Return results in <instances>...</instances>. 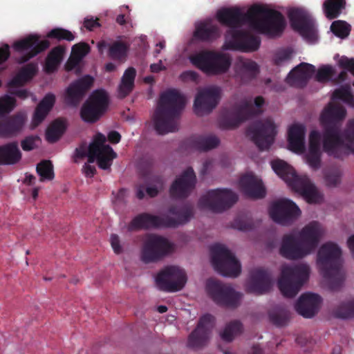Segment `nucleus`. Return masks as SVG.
I'll return each mask as SVG.
<instances>
[{"label": "nucleus", "instance_id": "14", "mask_svg": "<svg viewBox=\"0 0 354 354\" xmlns=\"http://www.w3.org/2000/svg\"><path fill=\"white\" fill-rule=\"evenodd\" d=\"M288 17L292 28L305 39L311 42L317 39L315 21L307 11L299 8H291Z\"/></svg>", "mask_w": 354, "mask_h": 354}, {"label": "nucleus", "instance_id": "55", "mask_svg": "<svg viewBox=\"0 0 354 354\" xmlns=\"http://www.w3.org/2000/svg\"><path fill=\"white\" fill-rule=\"evenodd\" d=\"M15 104L16 100L12 97L6 95L0 97V119L4 115L11 112L15 108Z\"/></svg>", "mask_w": 354, "mask_h": 354}, {"label": "nucleus", "instance_id": "44", "mask_svg": "<svg viewBox=\"0 0 354 354\" xmlns=\"http://www.w3.org/2000/svg\"><path fill=\"white\" fill-rule=\"evenodd\" d=\"M112 204L113 209L118 214L124 213L127 209L130 198V192L127 189L121 188L116 192H112Z\"/></svg>", "mask_w": 354, "mask_h": 354}, {"label": "nucleus", "instance_id": "61", "mask_svg": "<svg viewBox=\"0 0 354 354\" xmlns=\"http://www.w3.org/2000/svg\"><path fill=\"white\" fill-rule=\"evenodd\" d=\"M110 243L113 252L116 254L124 253L128 250V245L125 243H121L119 236L115 234H112L111 235Z\"/></svg>", "mask_w": 354, "mask_h": 354}, {"label": "nucleus", "instance_id": "9", "mask_svg": "<svg viewBox=\"0 0 354 354\" xmlns=\"http://www.w3.org/2000/svg\"><path fill=\"white\" fill-rule=\"evenodd\" d=\"M238 201V196L228 189H212L202 196L198 207L213 212L220 213L230 208Z\"/></svg>", "mask_w": 354, "mask_h": 354}, {"label": "nucleus", "instance_id": "41", "mask_svg": "<svg viewBox=\"0 0 354 354\" xmlns=\"http://www.w3.org/2000/svg\"><path fill=\"white\" fill-rule=\"evenodd\" d=\"M190 145L196 149L201 151L212 150L220 144L219 138L215 135L194 136L189 140Z\"/></svg>", "mask_w": 354, "mask_h": 354}, {"label": "nucleus", "instance_id": "8", "mask_svg": "<svg viewBox=\"0 0 354 354\" xmlns=\"http://www.w3.org/2000/svg\"><path fill=\"white\" fill-rule=\"evenodd\" d=\"M257 113L252 101L243 100L230 109L223 110L218 120L219 126L223 129H233Z\"/></svg>", "mask_w": 354, "mask_h": 354}, {"label": "nucleus", "instance_id": "39", "mask_svg": "<svg viewBox=\"0 0 354 354\" xmlns=\"http://www.w3.org/2000/svg\"><path fill=\"white\" fill-rule=\"evenodd\" d=\"M271 166L274 171L283 179L290 187L296 182L298 176L294 169L282 160H274L271 162Z\"/></svg>", "mask_w": 354, "mask_h": 354}, {"label": "nucleus", "instance_id": "64", "mask_svg": "<svg viewBox=\"0 0 354 354\" xmlns=\"http://www.w3.org/2000/svg\"><path fill=\"white\" fill-rule=\"evenodd\" d=\"M337 64L340 68L350 72L354 76V58L342 56L339 59Z\"/></svg>", "mask_w": 354, "mask_h": 354}, {"label": "nucleus", "instance_id": "34", "mask_svg": "<svg viewBox=\"0 0 354 354\" xmlns=\"http://www.w3.org/2000/svg\"><path fill=\"white\" fill-rule=\"evenodd\" d=\"M26 122V117L17 113L6 120L0 121V136L12 137L19 133Z\"/></svg>", "mask_w": 354, "mask_h": 354}, {"label": "nucleus", "instance_id": "12", "mask_svg": "<svg viewBox=\"0 0 354 354\" xmlns=\"http://www.w3.org/2000/svg\"><path fill=\"white\" fill-rule=\"evenodd\" d=\"M106 137L97 133L88 147V163L92 164L95 160L98 167L104 170L109 169L113 159L117 157L116 153L109 145H105Z\"/></svg>", "mask_w": 354, "mask_h": 354}, {"label": "nucleus", "instance_id": "19", "mask_svg": "<svg viewBox=\"0 0 354 354\" xmlns=\"http://www.w3.org/2000/svg\"><path fill=\"white\" fill-rule=\"evenodd\" d=\"M214 326V317L210 314L203 315L198 320L196 328L189 334L187 346L198 349L205 346Z\"/></svg>", "mask_w": 354, "mask_h": 354}, {"label": "nucleus", "instance_id": "26", "mask_svg": "<svg viewBox=\"0 0 354 354\" xmlns=\"http://www.w3.org/2000/svg\"><path fill=\"white\" fill-rule=\"evenodd\" d=\"M271 287V276L268 270L257 268L250 272V279L246 285L247 292L261 295L268 292Z\"/></svg>", "mask_w": 354, "mask_h": 354}, {"label": "nucleus", "instance_id": "5", "mask_svg": "<svg viewBox=\"0 0 354 354\" xmlns=\"http://www.w3.org/2000/svg\"><path fill=\"white\" fill-rule=\"evenodd\" d=\"M189 59L197 68L212 75L225 73L232 64V58L228 54L208 50L192 55Z\"/></svg>", "mask_w": 354, "mask_h": 354}, {"label": "nucleus", "instance_id": "45", "mask_svg": "<svg viewBox=\"0 0 354 354\" xmlns=\"http://www.w3.org/2000/svg\"><path fill=\"white\" fill-rule=\"evenodd\" d=\"M345 8V0H326L323 3L324 15L330 20L337 18Z\"/></svg>", "mask_w": 354, "mask_h": 354}, {"label": "nucleus", "instance_id": "24", "mask_svg": "<svg viewBox=\"0 0 354 354\" xmlns=\"http://www.w3.org/2000/svg\"><path fill=\"white\" fill-rule=\"evenodd\" d=\"M152 166L153 160L150 158L142 160L138 165L140 175L151 184L146 188V193L151 198L156 196L164 185V180L162 176L152 174Z\"/></svg>", "mask_w": 354, "mask_h": 354}, {"label": "nucleus", "instance_id": "7", "mask_svg": "<svg viewBox=\"0 0 354 354\" xmlns=\"http://www.w3.org/2000/svg\"><path fill=\"white\" fill-rule=\"evenodd\" d=\"M212 263L224 277H236L241 273V264L224 245L216 243L210 247Z\"/></svg>", "mask_w": 354, "mask_h": 354}, {"label": "nucleus", "instance_id": "29", "mask_svg": "<svg viewBox=\"0 0 354 354\" xmlns=\"http://www.w3.org/2000/svg\"><path fill=\"white\" fill-rule=\"evenodd\" d=\"M291 188L296 192L299 193L308 203L316 204L322 201V194L306 176H300L299 178H297Z\"/></svg>", "mask_w": 354, "mask_h": 354}, {"label": "nucleus", "instance_id": "57", "mask_svg": "<svg viewBox=\"0 0 354 354\" xmlns=\"http://www.w3.org/2000/svg\"><path fill=\"white\" fill-rule=\"evenodd\" d=\"M321 149H310L306 156V162L313 169H317L321 166Z\"/></svg>", "mask_w": 354, "mask_h": 354}, {"label": "nucleus", "instance_id": "13", "mask_svg": "<svg viewBox=\"0 0 354 354\" xmlns=\"http://www.w3.org/2000/svg\"><path fill=\"white\" fill-rule=\"evenodd\" d=\"M277 134L276 127L270 120L257 121L246 130V136L257 145L260 151L268 149Z\"/></svg>", "mask_w": 354, "mask_h": 354}, {"label": "nucleus", "instance_id": "52", "mask_svg": "<svg viewBox=\"0 0 354 354\" xmlns=\"http://www.w3.org/2000/svg\"><path fill=\"white\" fill-rule=\"evenodd\" d=\"M36 171L40 176V181L51 180L54 178L53 165L50 160H41L37 164Z\"/></svg>", "mask_w": 354, "mask_h": 354}, {"label": "nucleus", "instance_id": "3", "mask_svg": "<svg viewBox=\"0 0 354 354\" xmlns=\"http://www.w3.org/2000/svg\"><path fill=\"white\" fill-rule=\"evenodd\" d=\"M341 256V248L332 242L322 245L317 252V265L332 290L339 289L345 279Z\"/></svg>", "mask_w": 354, "mask_h": 354}, {"label": "nucleus", "instance_id": "18", "mask_svg": "<svg viewBox=\"0 0 354 354\" xmlns=\"http://www.w3.org/2000/svg\"><path fill=\"white\" fill-rule=\"evenodd\" d=\"M269 214L274 222L288 225L300 216L301 210L293 201L283 198L272 204L269 209Z\"/></svg>", "mask_w": 354, "mask_h": 354}, {"label": "nucleus", "instance_id": "42", "mask_svg": "<svg viewBox=\"0 0 354 354\" xmlns=\"http://www.w3.org/2000/svg\"><path fill=\"white\" fill-rule=\"evenodd\" d=\"M37 72V66L35 63H29L23 66L17 74L9 82L10 87H19L30 81Z\"/></svg>", "mask_w": 354, "mask_h": 354}, {"label": "nucleus", "instance_id": "35", "mask_svg": "<svg viewBox=\"0 0 354 354\" xmlns=\"http://www.w3.org/2000/svg\"><path fill=\"white\" fill-rule=\"evenodd\" d=\"M306 128L303 124H293L288 130V140L289 149L297 153L305 151Z\"/></svg>", "mask_w": 354, "mask_h": 354}, {"label": "nucleus", "instance_id": "43", "mask_svg": "<svg viewBox=\"0 0 354 354\" xmlns=\"http://www.w3.org/2000/svg\"><path fill=\"white\" fill-rule=\"evenodd\" d=\"M65 48L59 45L53 48L48 53L44 64V70L47 73H53L57 71L63 60Z\"/></svg>", "mask_w": 354, "mask_h": 354}, {"label": "nucleus", "instance_id": "33", "mask_svg": "<svg viewBox=\"0 0 354 354\" xmlns=\"http://www.w3.org/2000/svg\"><path fill=\"white\" fill-rule=\"evenodd\" d=\"M321 235L322 229L317 221L310 222L301 230L299 240L309 254L317 248Z\"/></svg>", "mask_w": 354, "mask_h": 354}, {"label": "nucleus", "instance_id": "25", "mask_svg": "<svg viewBox=\"0 0 354 354\" xmlns=\"http://www.w3.org/2000/svg\"><path fill=\"white\" fill-rule=\"evenodd\" d=\"M279 253L283 257L291 260L302 259L309 254L301 241L292 234L283 236Z\"/></svg>", "mask_w": 354, "mask_h": 354}, {"label": "nucleus", "instance_id": "21", "mask_svg": "<svg viewBox=\"0 0 354 354\" xmlns=\"http://www.w3.org/2000/svg\"><path fill=\"white\" fill-rule=\"evenodd\" d=\"M221 97V88L211 86L203 88L196 95L194 109L196 115L209 113L218 104Z\"/></svg>", "mask_w": 354, "mask_h": 354}, {"label": "nucleus", "instance_id": "31", "mask_svg": "<svg viewBox=\"0 0 354 354\" xmlns=\"http://www.w3.org/2000/svg\"><path fill=\"white\" fill-rule=\"evenodd\" d=\"M315 71V67L306 62H301L295 67L288 75V84L298 87H304Z\"/></svg>", "mask_w": 354, "mask_h": 354}, {"label": "nucleus", "instance_id": "48", "mask_svg": "<svg viewBox=\"0 0 354 354\" xmlns=\"http://www.w3.org/2000/svg\"><path fill=\"white\" fill-rule=\"evenodd\" d=\"M133 89V66L129 67L124 72L118 86V97L123 99Z\"/></svg>", "mask_w": 354, "mask_h": 354}, {"label": "nucleus", "instance_id": "40", "mask_svg": "<svg viewBox=\"0 0 354 354\" xmlns=\"http://www.w3.org/2000/svg\"><path fill=\"white\" fill-rule=\"evenodd\" d=\"M55 102V97L53 94L48 93L37 104L32 118V122L35 126L41 123L48 113L52 109Z\"/></svg>", "mask_w": 354, "mask_h": 354}, {"label": "nucleus", "instance_id": "49", "mask_svg": "<svg viewBox=\"0 0 354 354\" xmlns=\"http://www.w3.org/2000/svg\"><path fill=\"white\" fill-rule=\"evenodd\" d=\"M128 46L120 41H114L109 46L108 56L113 60H124L127 57Z\"/></svg>", "mask_w": 354, "mask_h": 354}, {"label": "nucleus", "instance_id": "60", "mask_svg": "<svg viewBox=\"0 0 354 354\" xmlns=\"http://www.w3.org/2000/svg\"><path fill=\"white\" fill-rule=\"evenodd\" d=\"M232 227L241 231H249L253 228L252 221L245 216H238L233 221Z\"/></svg>", "mask_w": 354, "mask_h": 354}, {"label": "nucleus", "instance_id": "37", "mask_svg": "<svg viewBox=\"0 0 354 354\" xmlns=\"http://www.w3.org/2000/svg\"><path fill=\"white\" fill-rule=\"evenodd\" d=\"M165 216H156L144 213L134 216V230L136 228H162L166 227Z\"/></svg>", "mask_w": 354, "mask_h": 354}, {"label": "nucleus", "instance_id": "23", "mask_svg": "<svg viewBox=\"0 0 354 354\" xmlns=\"http://www.w3.org/2000/svg\"><path fill=\"white\" fill-rule=\"evenodd\" d=\"M93 82V77L86 75L71 83L66 91V103L72 106L79 105Z\"/></svg>", "mask_w": 354, "mask_h": 354}, {"label": "nucleus", "instance_id": "4", "mask_svg": "<svg viewBox=\"0 0 354 354\" xmlns=\"http://www.w3.org/2000/svg\"><path fill=\"white\" fill-rule=\"evenodd\" d=\"M346 115V111L342 105L330 102L320 115V123L324 129L323 149L329 156L337 158V150L343 146L337 122L342 120Z\"/></svg>", "mask_w": 354, "mask_h": 354}, {"label": "nucleus", "instance_id": "16", "mask_svg": "<svg viewBox=\"0 0 354 354\" xmlns=\"http://www.w3.org/2000/svg\"><path fill=\"white\" fill-rule=\"evenodd\" d=\"M187 282L184 270L177 266H168L156 277L157 287L162 291L174 292L180 290Z\"/></svg>", "mask_w": 354, "mask_h": 354}, {"label": "nucleus", "instance_id": "36", "mask_svg": "<svg viewBox=\"0 0 354 354\" xmlns=\"http://www.w3.org/2000/svg\"><path fill=\"white\" fill-rule=\"evenodd\" d=\"M221 35L218 26L210 21L201 22L196 26L194 37L198 41L211 42Z\"/></svg>", "mask_w": 354, "mask_h": 354}, {"label": "nucleus", "instance_id": "11", "mask_svg": "<svg viewBox=\"0 0 354 354\" xmlns=\"http://www.w3.org/2000/svg\"><path fill=\"white\" fill-rule=\"evenodd\" d=\"M206 290L210 298L218 306L236 308L239 305L242 295L236 292L229 284L209 279L206 282Z\"/></svg>", "mask_w": 354, "mask_h": 354}, {"label": "nucleus", "instance_id": "58", "mask_svg": "<svg viewBox=\"0 0 354 354\" xmlns=\"http://www.w3.org/2000/svg\"><path fill=\"white\" fill-rule=\"evenodd\" d=\"M335 74V70L330 65H324L319 68L316 74V80L319 82H328Z\"/></svg>", "mask_w": 354, "mask_h": 354}, {"label": "nucleus", "instance_id": "30", "mask_svg": "<svg viewBox=\"0 0 354 354\" xmlns=\"http://www.w3.org/2000/svg\"><path fill=\"white\" fill-rule=\"evenodd\" d=\"M235 78L241 84L254 79L259 73L258 64L249 59L239 58L234 65Z\"/></svg>", "mask_w": 354, "mask_h": 354}, {"label": "nucleus", "instance_id": "27", "mask_svg": "<svg viewBox=\"0 0 354 354\" xmlns=\"http://www.w3.org/2000/svg\"><path fill=\"white\" fill-rule=\"evenodd\" d=\"M322 297L315 293L302 294L295 304L296 311L305 318L314 317L319 311Z\"/></svg>", "mask_w": 354, "mask_h": 354}, {"label": "nucleus", "instance_id": "50", "mask_svg": "<svg viewBox=\"0 0 354 354\" xmlns=\"http://www.w3.org/2000/svg\"><path fill=\"white\" fill-rule=\"evenodd\" d=\"M333 100H341L350 107L354 108V96L351 93L350 84H345L334 91Z\"/></svg>", "mask_w": 354, "mask_h": 354}, {"label": "nucleus", "instance_id": "10", "mask_svg": "<svg viewBox=\"0 0 354 354\" xmlns=\"http://www.w3.org/2000/svg\"><path fill=\"white\" fill-rule=\"evenodd\" d=\"M109 104V97L103 89L94 91L82 105L80 116L83 121L93 124L106 113Z\"/></svg>", "mask_w": 354, "mask_h": 354}, {"label": "nucleus", "instance_id": "1", "mask_svg": "<svg viewBox=\"0 0 354 354\" xmlns=\"http://www.w3.org/2000/svg\"><path fill=\"white\" fill-rule=\"evenodd\" d=\"M216 17L230 30H236L248 24L253 30L270 37L280 36L286 26V19L279 11L259 5L251 6L245 13L238 7L222 8L217 12Z\"/></svg>", "mask_w": 354, "mask_h": 354}, {"label": "nucleus", "instance_id": "17", "mask_svg": "<svg viewBox=\"0 0 354 354\" xmlns=\"http://www.w3.org/2000/svg\"><path fill=\"white\" fill-rule=\"evenodd\" d=\"M261 44L260 39L247 31L229 30L227 31L224 48L239 50L243 52L257 50Z\"/></svg>", "mask_w": 354, "mask_h": 354}, {"label": "nucleus", "instance_id": "22", "mask_svg": "<svg viewBox=\"0 0 354 354\" xmlns=\"http://www.w3.org/2000/svg\"><path fill=\"white\" fill-rule=\"evenodd\" d=\"M196 177L192 167H188L171 185L169 193L171 198H185L194 189Z\"/></svg>", "mask_w": 354, "mask_h": 354}, {"label": "nucleus", "instance_id": "32", "mask_svg": "<svg viewBox=\"0 0 354 354\" xmlns=\"http://www.w3.org/2000/svg\"><path fill=\"white\" fill-rule=\"evenodd\" d=\"M168 212L169 214L176 216V218L165 216L166 227H176L179 225L187 223L194 215V209L192 205L185 204L181 206H171Z\"/></svg>", "mask_w": 354, "mask_h": 354}, {"label": "nucleus", "instance_id": "54", "mask_svg": "<svg viewBox=\"0 0 354 354\" xmlns=\"http://www.w3.org/2000/svg\"><path fill=\"white\" fill-rule=\"evenodd\" d=\"M46 37L57 41L66 40L71 41L75 39V35L70 30L62 28H55L49 31Z\"/></svg>", "mask_w": 354, "mask_h": 354}, {"label": "nucleus", "instance_id": "53", "mask_svg": "<svg viewBox=\"0 0 354 354\" xmlns=\"http://www.w3.org/2000/svg\"><path fill=\"white\" fill-rule=\"evenodd\" d=\"M339 136L343 141L346 142V147L348 149L353 151V145H354V119L349 120L346 124L345 129L339 132Z\"/></svg>", "mask_w": 354, "mask_h": 354}, {"label": "nucleus", "instance_id": "51", "mask_svg": "<svg viewBox=\"0 0 354 354\" xmlns=\"http://www.w3.org/2000/svg\"><path fill=\"white\" fill-rule=\"evenodd\" d=\"M242 330L243 326L239 321H232L226 325L225 329L221 333V337L224 341L230 342L236 335L242 332Z\"/></svg>", "mask_w": 354, "mask_h": 354}, {"label": "nucleus", "instance_id": "46", "mask_svg": "<svg viewBox=\"0 0 354 354\" xmlns=\"http://www.w3.org/2000/svg\"><path fill=\"white\" fill-rule=\"evenodd\" d=\"M66 128V124L63 120L60 119L54 120L46 129V140L50 143L56 142L64 134Z\"/></svg>", "mask_w": 354, "mask_h": 354}, {"label": "nucleus", "instance_id": "62", "mask_svg": "<svg viewBox=\"0 0 354 354\" xmlns=\"http://www.w3.org/2000/svg\"><path fill=\"white\" fill-rule=\"evenodd\" d=\"M90 51V46L88 44L81 42L75 44L72 48L71 55L82 60Z\"/></svg>", "mask_w": 354, "mask_h": 354}, {"label": "nucleus", "instance_id": "56", "mask_svg": "<svg viewBox=\"0 0 354 354\" xmlns=\"http://www.w3.org/2000/svg\"><path fill=\"white\" fill-rule=\"evenodd\" d=\"M331 31L337 37L344 38L349 35L350 29L346 22L335 21L330 26Z\"/></svg>", "mask_w": 354, "mask_h": 354}, {"label": "nucleus", "instance_id": "38", "mask_svg": "<svg viewBox=\"0 0 354 354\" xmlns=\"http://www.w3.org/2000/svg\"><path fill=\"white\" fill-rule=\"evenodd\" d=\"M21 159V153L17 142L0 146V165H15Z\"/></svg>", "mask_w": 354, "mask_h": 354}, {"label": "nucleus", "instance_id": "63", "mask_svg": "<svg viewBox=\"0 0 354 354\" xmlns=\"http://www.w3.org/2000/svg\"><path fill=\"white\" fill-rule=\"evenodd\" d=\"M292 51L289 48L279 50L274 55V63L277 66L281 65L283 62L288 61L291 58Z\"/></svg>", "mask_w": 354, "mask_h": 354}, {"label": "nucleus", "instance_id": "2", "mask_svg": "<svg viewBox=\"0 0 354 354\" xmlns=\"http://www.w3.org/2000/svg\"><path fill=\"white\" fill-rule=\"evenodd\" d=\"M185 104V96L176 89H169L160 95L153 117L154 128L158 134L178 130V120Z\"/></svg>", "mask_w": 354, "mask_h": 354}, {"label": "nucleus", "instance_id": "15", "mask_svg": "<svg viewBox=\"0 0 354 354\" xmlns=\"http://www.w3.org/2000/svg\"><path fill=\"white\" fill-rule=\"evenodd\" d=\"M172 250L171 243L165 237L150 234L145 241L141 259L146 263L156 262Z\"/></svg>", "mask_w": 354, "mask_h": 354}, {"label": "nucleus", "instance_id": "59", "mask_svg": "<svg viewBox=\"0 0 354 354\" xmlns=\"http://www.w3.org/2000/svg\"><path fill=\"white\" fill-rule=\"evenodd\" d=\"M269 318L270 322L277 326H286L289 320V314L287 311L270 313Z\"/></svg>", "mask_w": 354, "mask_h": 354}, {"label": "nucleus", "instance_id": "6", "mask_svg": "<svg viewBox=\"0 0 354 354\" xmlns=\"http://www.w3.org/2000/svg\"><path fill=\"white\" fill-rule=\"evenodd\" d=\"M309 274L310 268L306 264L283 266L278 281V287L282 295L288 298L294 297L308 279Z\"/></svg>", "mask_w": 354, "mask_h": 354}, {"label": "nucleus", "instance_id": "28", "mask_svg": "<svg viewBox=\"0 0 354 354\" xmlns=\"http://www.w3.org/2000/svg\"><path fill=\"white\" fill-rule=\"evenodd\" d=\"M241 191L251 198H263L266 196V189L261 180L252 174L242 176L239 180Z\"/></svg>", "mask_w": 354, "mask_h": 354}, {"label": "nucleus", "instance_id": "47", "mask_svg": "<svg viewBox=\"0 0 354 354\" xmlns=\"http://www.w3.org/2000/svg\"><path fill=\"white\" fill-rule=\"evenodd\" d=\"M333 315L342 319L354 318V298L341 303L333 309Z\"/></svg>", "mask_w": 354, "mask_h": 354}, {"label": "nucleus", "instance_id": "20", "mask_svg": "<svg viewBox=\"0 0 354 354\" xmlns=\"http://www.w3.org/2000/svg\"><path fill=\"white\" fill-rule=\"evenodd\" d=\"M38 35H30L23 39L14 43L13 48L17 52L30 50L21 57L19 62L24 63L48 49L50 45L47 39L39 40Z\"/></svg>", "mask_w": 354, "mask_h": 354}]
</instances>
